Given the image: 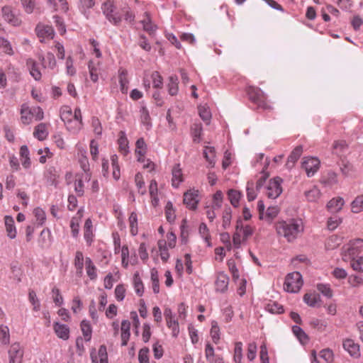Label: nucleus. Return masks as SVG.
Masks as SVG:
<instances>
[{"mask_svg": "<svg viewBox=\"0 0 363 363\" xmlns=\"http://www.w3.org/2000/svg\"><path fill=\"white\" fill-rule=\"evenodd\" d=\"M50 6L55 11H60L62 12H67L69 9L67 0H55V4H51Z\"/></svg>", "mask_w": 363, "mask_h": 363, "instance_id": "69168bd1", "label": "nucleus"}, {"mask_svg": "<svg viewBox=\"0 0 363 363\" xmlns=\"http://www.w3.org/2000/svg\"><path fill=\"white\" fill-rule=\"evenodd\" d=\"M198 111L201 118L206 124H209L211 119V113L209 108L206 105H201L198 107Z\"/></svg>", "mask_w": 363, "mask_h": 363, "instance_id": "ea45409f", "label": "nucleus"}, {"mask_svg": "<svg viewBox=\"0 0 363 363\" xmlns=\"http://www.w3.org/2000/svg\"><path fill=\"white\" fill-rule=\"evenodd\" d=\"M211 325L210 335L211 339L215 344H218L220 338L219 326L216 320H212Z\"/></svg>", "mask_w": 363, "mask_h": 363, "instance_id": "a19ab883", "label": "nucleus"}, {"mask_svg": "<svg viewBox=\"0 0 363 363\" xmlns=\"http://www.w3.org/2000/svg\"><path fill=\"white\" fill-rule=\"evenodd\" d=\"M281 182L282 179L279 177H276L269 182L265 192L268 198L275 199L281 194Z\"/></svg>", "mask_w": 363, "mask_h": 363, "instance_id": "1a4fd4ad", "label": "nucleus"}, {"mask_svg": "<svg viewBox=\"0 0 363 363\" xmlns=\"http://www.w3.org/2000/svg\"><path fill=\"white\" fill-rule=\"evenodd\" d=\"M302 285V275L298 272H294L286 277L284 288L289 293H297Z\"/></svg>", "mask_w": 363, "mask_h": 363, "instance_id": "20e7f679", "label": "nucleus"}, {"mask_svg": "<svg viewBox=\"0 0 363 363\" xmlns=\"http://www.w3.org/2000/svg\"><path fill=\"white\" fill-rule=\"evenodd\" d=\"M128 220L130 228V233L133 235H136L138 232L137 213L135 212H132L129 216Z\"/></svg>", "mask_w": 363, "mask_h": 363, "instance_id": "6e6d98bb", "label": "nucleus"}, {"mask_svg": "<svg viewBox=\"0 0 363 363\" xmlns=\"http://www.w3.org/2000/svg\"><path fill=\"white\" fill-rule=\"evenodd\" d=\"M95 5V0H80L79 4V9L82 14L88 18L89 9L93 8Z\"/></svg>", "mask_w": 363, "mask_h": 363, "instance_id": "72a5a7b5", "label": "nucleus"}, {"mask_svg": "<svg viewBox=\"0 0 363 363\" xmlns=\"http://www.w3.org/2000/svg\"><path fill=\"white\" fill-rule=\"evenodd\" d=\"M91 363H108L106 347L101 345L98 352L93 349L90 354Z\"/></svg>", "mask_w": 363, "mask_h": 363, "instance_id": "f8f14e48", "label": "nucleus"}, {"mask_svg": "<svg viewBox=\"0 0 363 363\" xmlns=\"http://www.w3.org/2000/svg\"><path fill=\"white\" fill-rule=\"evenodd\" d=\"M28 300L33 306V310L39 311L40 310V302L37 297L36 293L33 290H29Z\"/></svg>", "mask_w": 363, "mask_h": 363, "instance_id": "3c124183", "label": "nucleus"}, {"mask_svg": "<svg viewBox=\"0 0 363 363\" xmlns=\"http://www.w3.org/2000/svg\"><path fill=\"white\" fill-rule=\"evenodd\" d=\"M121 13H122V17H124V19L126 22L130 23H133L134 22L135 14L132 12L128 6H124L121 8Z\"/></svg>", "mask_w": 363, "mask_h": 363, "instance_id": "680f3d73", "label": "nucleus"}, {"mask_svg": "<svg viewBox=\"0 0 363 363\" xmlns=\"http://www.w3.org/2000/svg\"><path fill=\"white\" fill-rule=\"evenodd\" d=\"M4 19L13 26H18L21 23V19L13 12L10 6H4L1 9Z\"/></svg>", "mask_w": 363, "mask_h": 363, "instance_id": "2eb2a0df", "label": "nucleus"}, {"mask_svg": "<svg viewBox=\"0 0 363 363\" xmlns=\"http://www.w3.org/2000/svg\"><path fill=\"white\" fill-rule=\"evenodd\" d=\"M29 114L35 121H41L44 117V113L43 109L39 106H33L29 108Z\"/></svg>", "mask_w": 363, "mask_h": 363, "instance_id": "052dcab7", "label": "nucleus"}, {"mask_svg": "<svg viewBox=\"0 0 363 363\" xmlns=\"http://www.w3.org/2000/svg\"><path fill=\"white\" fill-rule=\"evenodd\" d=\"M34 216L39 225H43L46 220L45 212L40 208H35L33 211Z\"/></svg>", "mask_w": 363, "mask_h": 363, "instance_id": "338daca9", "label": "nucleus"}, {"mask_svg": "<svg viewBox=\"0 0 363 363\" xmlns=\"http://www.w3.org/2000/svg\"><path fill=\"white\" fill-rule=\"evenodd\" d=\"M35 31L41 42L45 38L52 39L55 36V31L51 26L38 24L36 26Z\"/></svg>", "mask_w": 363, "mask_h": 363, "instance_id": "4468645a", "label": "nucleus"}, {"mask_svg": "<svg viewBox=\"0 0 363 363\" xmlns=\"http://www.w3.org/2000/svg\"><path fill=\"white\" fill-rule=\"evenodd\" d=\"M203 128L201 123H195L192 125L191 128V136L194 142L199 143L201 140V135L202 133Z\"/></svg>", "mask_w": 363, "mask_h": 363, "instance_id": "37998d69", "label": "nucleus"}, {"mask_svg": "<svg viewBox=\"0 0 363 363\" xmlns=\"http://www.w3.org/2000/svg\"><path fill=\"white\" fill-rule=\"evenodd\" d=\"M275 228L278 235L289 242L296 240L304 230L303 223L300 218L279 220L275 224Z\"/></svg>", "mask_w": 363, "mask_h": 363, "instance_id": "f257e3e1", "label": "nucleus"}, {"mask_svg": "<svg viewBox=\"0 0 363 363\" xmlns=\"http://www.w3.org/2000/svg\"><path fill=\"white\" fill-rule=\"evenodd\" d=\"M292 331L301 344H306L308 342V335L306 334V333L301 328H300L298 325H294L292 328Z\"/></svg>", "mask_w": 363, "mask_h": 363, "instance_id": "79ce46f5", "label": "nucleus"}, {"mask_svg": "<svg viewBox=\"0 0 363 363\" xmlns=\"http://www.w3.org/2000/svg\"><path fill=\"white\" fill-rule=\"evenodd\" d=\"M26 67L31 77L35 80L39 81L41 79L42 74L40 71L38 63L32 58L26 60Z\"/></svg>", "mask_w": 363, "mask_h": 363, "instance_id": "a211bd4d", "label": "nucleus"}, {"mask_svg": "<svg viewBox=\"0 0 363 363\" xmlns=\"http://www.w3.org/2000/svg\"><path fill=\"white\" fill-rule=\"evenodd\" d=\"M266 309L271 313L280 314L284 312L283 306L278 303L272 302L267 305Z\"/></svg>", "mask_w": 363, "mask_h": 363, "instance_id": "774afa93", "label": "nucleus"}, {"mask_svg": "<svg viewBox=\"0 0 363 363\" xmlns=\"http://www.w3.org/2000/svg\"><path fill=\"white\" fill-rule=\"evenodd\" d=\"M320 190L316 186H313L311 189L305 192V196L310 202L316 201L320 197Z\"/></svg>", "mask_w": 363, "mask_h": 363, "instance_id": "864d4df0", "label": "nucleus"}, {"mask_svg": "<svg viewBox=\"0 0 363 363\" xmlns=\"http://www.w3.org/2000/svg\"><path fill=\"white\" fill-rule=\"evenodd\" d=\"M101 9L106 19L113 26H118L122 21L121 9L116 5L115 0H101Z\"/></svg>", "mask_w": 363, "mask_h": 363, "instance_id": "f03ea898", "label": "nucleus"}, {"mask_svg": "<svg viewBox=\"0 0 363 363\" xmlns=\"http://www.w3.org/2000/svg\"><path fill=\"white\" fill-rule=\"evenodd\" d=\"M303 152V147L298 145L294 149L288 157L286 165L289 168H291L295 162L299 159Z\"/></svg>", "mask_w": 363, "mask_h": 363, "instance_id": "a878e982", "label": "nucleus"}, {"mask_svg": "<svg viewBox=\"0 0 363 363\" xmlns=\"http://www.w3.org/2000/svg\"><path fill=\"white\" fill-rule=\"evenodd\" d=\"M79 162L81 168L83 169V171L85 173V174L84 176V179L88 182L90 181V179H91V174L89 173L90 165H89V160H88L86 155H84V157H81L79 158Z\"/></svg>", "mask_w": 363, "mask_h": 363, "instance_id": "e433bc0d", "label": "nucleus"}, {"mask_svg": "<svg viewBox=\"0 0 363 363\" xmlns=\"http://www.w3.org/2000/svg\"><path fill=\"white\" fill-rule=\"evenodd\" d=\"M168 93L171 96H176L179 91V79L175 74L169 77L167 83Z\"/></svg>", "mask_w": 363, "mask_h": 363, "instance_id": "b1692460", "label": "nucleus"}, {"mask_svg": "<svg viewBox=\"0 0 363 363\" xmlns=\"http://www.w3.org/2000/svg\"><path fill=\"white\" fill-rule=\"evenodd\" d=\"M229 284V277L224 272H219L215 281L216 291L224 293L227 291Z\"/></svg>", "mask_w": 363, "mask_h": 363, "instance_id": "f3484780", "label": "nucleus"}, {"mask_svg": "<svg viewBox=\"0 0 363 363\" xmlns=\"http://www.w3.org/2000/svg\"><path fill=\"white\" fill-rule=\"evenodd\" d=\"M345 201L341 197L331 199L327 204V208L332 213H336L340 211L344 206Z\"/></svg>", "mask_w": 363, "mask_h": 363, "instance_id": "bb28decb", "label": "nucleus"}, {"mask_svg": "<svg viewBox=\"0 0 363 363\" xmlns=\"http://www.w3.org/2000/svg\"><path fill=\"white\" fill-rule=\"evenodd\" d=\"M119 145V151L123 155H127L129 152L128 140L125 135V132L121 131L120 133V137L118 140Z\"/></svg>", "mask_w": 363, "mask_h": 363, "instance_id": "7c9ffc66", "label": "nucleus"}, {"mask_svg": "<svg viewBox=\"0 0 363 363\" xmlns=\"http://www.w3.org/2000/svg\"><path fill=\"white\" fill-rule=\"evenodd\" d=\"M304 302L311 307H315L320 301V297L317 294H306L303 296Z\"/></svg>", "mask_w": 363, "mask_h": 363, "instance_id": "c03bdc74", "label": "nucleus"}, {"mask_svg": "<svg viewBox=\"0 0 363 363\" xmlns=\"http://www.w3.org/2000/svg\"><path fill=\"white\" fill-rule=\"evenodd\" d=\"M84 238L88 246L92 244L94 238L93 225L91 218H87L84 226Z\"/></svg>", "mask_w": 363, "mask_h": 363, "instance_id": "412c9836", "label": "nucleus"}, {"mask_svg": "<svg viewBox=\"0 0 363 363\" xmlns=\"http://www.w3.org/2000/svg\"><path fill=\"white\" fill-rule=\"evenodd\" d=\"M4 222L8 237L11 239H14L16 237L17 232L13 217L11 216H6L4 218Z\"/></svg>", "mask_w": 363, "mask_h": 363, "instance_id": "5701e85b", "label": "nucleus"}, {"mask_svg": "<svg viewBox=\"0 0 363 363\" xmlns=\"http://www.w3.org/2000/svg\"><path fill=\"white\" fill-rule=\"evenodd\" d=\"M80 327L82 334L84 337V340L86 342L90 341L92 334V328L91 326L89 321L86 320H83L81 322Z\"/></svg>", "mask_w": 363, "mask_h": 363, "instance_id": "f704fd0d", "label": "nucleus"}, {"mask_svg": "<svg viewBox=\"0 0 363 363\" xmlns=\"http://www.w3.org/2000/svg\"><path fill=\"white\" fill-rule=\"evenodd\" d=\"M86 271L88 277L91 280H94L97 277L96 268L92 260L89 257H86L85 260Z\"/></svg>", "mask_w": 363, "mask_h": 363, "instance_id": "c9c22d12", "label": "nucleus"}, {"mask_svg": "<svg viewBox=\"0 0 363 363\" xmlns=\"http://www.w3.org/2000/svg\"><path fill=\"white\" fill-rule=\"evenodd\" d=\"M269 164V158L265 159L264 166L262 170V175L257 180L256 184V188H254V184L252 182H247V198L249 201H254L257 197V191H259L263 184H264L266 179L268 177V174L266 172V169Z\"/></svg>", "mask_w": 363, "mask_h": 363, "instance_id": "7ed1b4c3", "label": "nucleus"}, {"mask_svg": "<svg viewBox=\"0 0 363 363\" xmlns=\"http://www.w3.org/2000/svg\"><path fill=\"white\" fill-rule=\"evenodd\" d=\"M74 118V113H72V109L68 106H62L60 109V118L64 122V123H67L71 119Z\"/></svg>", "mask_w": 363, "mask_h": 363, "instance_id": "a18cd8bd", "label": "nucleus"}, {"mask_svg": "<svg viewBox=\"0 0 363 363\" xmlns=\"http://www.w3.org/2000/svg\"><path fill=\"white\" fill-rule=\"evenodd\" d=\"M143 29L149 33H153L157 29V26L152 23L150 14L148 13H145V18L141 20Z\"/></svg>", "mask_w": 363, "mask_h": 363, "instance_id": "c756f323", "label": "nucleus"}, {"mask_svg": "<svg viewBox=\"0 0 363 363\" xmlns=\"http://www.w3.org/2000/svg\"><path fill=\"white\" fill-rule=\"evenodd\" d=\"M10 342V333L8 326L4 325H0V342L2 345H8Z\"/></svg>", "mask_w": 363, "mask_h": 363, "instance_id": "09e8293b", "label": "nucleus"}, {"mask_svg": "<svg viewBox=\"0 0 363 363\" xmlns=\"http://www.w3.org/2000/svg\"><path fill=\"white\" fill-rule=\"evenodd\" d=\"M241 193L235 189H230L228 191V196L230 203L234 206L237 207L239 205V202L241 198Z\"/></svg>", "mask_w": 363, "mask_h": 363, "instance_id": "de8ad7c7", "label": "nucleus"}, {"mask_svg": "<svg viewBox=\"0 0 363 363\" xmlns=\"http://www.w3.org/2000/svg\"><path fill=\"white\" fill-rule=\"evenodd\" d=\"M151 280L152 283V290L154 293L158 294L160 292V282L158 272L155 269H152L151 270Z\"/></svg>", "mask_w": 363, "mask_h": 363, "instance_id": "0e129e2a", "label": "nucleus"}, {"mask_svg": "<svg viewBox=\"0 0 363 363\" xmlns=\"http://www.w3.org/2000/svg\"><path fill=\"white\" fill-rule=\"evenodd\" d=\"M67 130L72 134H77L83 128L81 109L76 108L74 111V118L65 124Z\"/></svg>", "mask_w": 363, "mask_h": 363, "instance_id": "6e6552de", "label": "nucleus"}, {"mask_svg": "<svg viewBox=\"0 0 363 363\" xmlns=\"http://www.w3.org/2000/svg\"><path fill=\"white\" fill-rule=\"evenodd\" d=\"M40 60L42 61L43 66L45 68L48 67L53 69L56 67L57 62L55 55L51 52H48L45 57H43Z\"/></svg>", "mask_w": 363, "mask_h": 363, "instance_id": "58836bf2", "label": "nucleus"}, {"mask_svg": "<svg viewBox=\"0 0 363 363\" xmlns=\"http://www.w3.org/2000/svg\"><path fill=\"white\" fill-rule=\"evenodd\" d=\"M164 315L167 327L172 330V336L177 337L179 333V323L178 321L174 318L172 309L166 308L164 311Z\"/></svg>", "mask_w": 363, "mask_h": 363, "instance_id": "9b49d317", "label": "nucleus"}, {"mask_svg": "<svg viewBox=\"0 0 363 363\" xmlns=\"http://www.w3.org/2000/svg\"><path fill=\"white\" fill-rule=\"evenodd\" d=\"M54 330L57 336L64 340H67L69 337V328L65 324H62L58 322L54 323Z\"/></svg>", "mask_w": 363, "mask_h": 363, "instance_id": "6ab92c4d", "label": "nucleus"}, {"mask_svg": "<svg viewBox=\"0 0 363 363\" xmlns=\"http://www.w3.org/2000/svg\"><path fill=\"white\" fill-rule=\"evenodd\" d=\"M172 185L174 188L177 189L183 182V174L179 164H177L174 166L172 170Z\"/></svg>", "mask_w": 363, "mask_h": 363, "instance_id": "aec40b11", "label": "nucleus"}, {"mask_svg": "<svg viewBox=\"0 0 363 363\" xmlns=\"http://www.w3.org/2000/svg\"><path fill=\"white\" fill-rule=\"evenodd\" d=\"M203 155L208 162V167H213L216 164V150L213 147L206 146L203 150Z\"/></svg>", "mask_w": 363, "mask_h": 363, "instance_id": "cd10ccee", "label": "nucleus"}, {"mask_svg": "<svg viewBox=\"0 0 363 363\" xmlns=\"http://www.w3.org/2000/svg\"><path fill=\"white\" fill-rule=\"evenodd\" d=\"M135 181L136 184V186L138 190V193L141 195H144L146 194L145 184L143 181V176L141 174L138 173L135 177Z\"/></svg>", "mask_w": 363, "mask_h": 363, "instance_id": "bf43d9fd", "label": "nucleus"}, {"mask_svg": "<svg viewBox=\"0 0 363 363\" xmlns=\"http://www.w3.org/2000/svg\"><path fill=\"white\" fill-rule=\"evenodd\" d=\"M279 212V208L278 206H269L264 214V220H266L267 222H272V220L277 216Z\"/></svg>", "mask_w": 363, "mask_h": 363, "instance_id": "4d7b16f0", "label": "nucleus"}, {"mask_svg": "<svg viewBox=\"0 0 363 363\" xmlns=\"http://www.w3.org/2000/svg\"><path fill=\"white\" fill-rule=\"evenodd\" d=\"M343 348L350 355L354 358L360 357L359 345L352 339H347L343 341Z\"/></svg>", "mask_w": 363, "mask_h": 363, "instance_id": "dca6fc26", "label": "nucleus"}, {"mask_svg": "<svg viewBox=\"0 0 363 363\" xmlns=\"http://www.w3.org/2000/svg\"><path fill=\"white\" fill-rule=\"evenodd\" d=\"M9 363H21L23 351L19 343H13L9 350Z\"/></svg>", "mask_w": 363, "mask_h": 363, "instance_id": "ddd939ff", "label": "nucleus"}, {"mask_svg": "<svg viewBox=\"0 0 363 363\" xmlns=\"http://www.w3.org/2000/svg\"><path fill=\"white\" fill-rule=\"evenodd\" d=\"M147 152V145L144 138H140L137 140L135 143V154L137 155L145 156Z\"/></svg>", "mask_w": 363, "mask_h": 363, "instance_id": "5fc2aeb1", "label": "nucleus"}, {"mask_svg": "<svg viewBox=\"0 0 363 363\" xmlns=\"http://www.w3.org/2000/svg\"><path fill=\"white\" fill-rule=\"evenodd\" d=\"M133 284L135 293L138 296H142L144 293V286L140 274L138 272H136L133 278Z\"/></svg>", "mask_w": 363, "mask_h": 363, "instance_id": "2f4dec72", "label": "nucleus"}, {"mask_svg": "<svg viewBox=\"0 0 363 363\" xmlns=\"http://www.w3.org/2000/svg\"><path fill=\"white\" fill-rule=\"evenodd\" d=\"M232 218V211L230 208H225L223 213V223L222 225L224 229L230 227Z\"/></svg>", "mask_w": 363, "mask_h": 363, "instance_id": "e2e57ef3", "label": "nucleus"}, {"mask_svg": "<svg viewBox=\"0 0 363 363\" xmlns=\"http://www.w3.org/2000/svg\"><path fill=\"white\" fill-rule=\"evenodd\" d=\"M199 199V191L196 189H189L184 194V203L186 208L191 210H195L197 208Z\"/></svg>", "mask_w": 363, "mask_h": 363, "instance_id": "9d476101", "label": "nucleus"}, {"mask_svg": "<svg viewBox=\"0 0 363 363\" xmlns=\"http://www.w3.org/2000/svg\"><path fill=\"white\" fill-rule=\"evenodd\" d=\"M74 267L77 273L82 274L84 267V256L81 251H77L74 257Z\"/></svg>", "mask_w": 363, "mask_h": 363, "instance_id": "8fccbe9b", "label": "nucleus"}, {"mask_svg": "<svg viewBox=\"0 0 363 363\" xmlns=\"http://www.w3.org/2000/svg\"><path fill=\"white\" fill-rule=\"evenodd\" d=\"M236 230L242 232L243 239H247L253 234V228L249 225H244L242 220L239 218L236 222Z\"/></svg>", "mask_w": 363, "mask_h": 363, "instance_id": "393cba45", "label": "nucleus"}, {"mask_svg": "<svg viewBox=\"0 0 363 363\" xmlns=\"http://www.w3.org/2000/svg\"><path fill=\"white\" fill-rule=\"evenodd\" d=\"M320 166V161L316 157H304L302 160L301 167L306 171L308 177H313L318 171Z\"/></svg>", "mask_w": 363, "mask_h": 363, "instance_id": "0eeeda50", "label": "nucleus"}, {"mask_svg": "<svg viewBox=\"0 0 363 363\" xmlns=\"http://www.w3.org/2000/svg\"><path fill=\"white\" fill-rule=\"evenodd\" d=\"M119 84L122 93H126L128 89L129 80L128 79V71L124 69H120L118 71Z\"/></svg>", "mask_w": 363, "mask_h": 363, "instance_id": "c85d7f7f", "label": "nucleus"}, {"mask_svg": "<svg viewBox=\"0 0 363 363\" xmlns=\"http://www.w3.org/2000/svg\"><path fill=\"white\" fill-rule=\"evenodd\" d=\"M342 174L346 177H352L355 173L354 166L350 162H345L340 167Z\"/></svg>", "mask_w": 363, "mask_h": 363, "instance_id": "603ef678", "label": "nucleus"}, {"mask_svg": "<svg viewBox=\"0 0 363 363\" xmlns=\"http://www.w3.org/2000/svg\"><path fill=\"white\" fill-rule=\"evenodd\" d=\"M80 218L73 217L70 221L72 235L74 238L78 237L79 234Z\"/></svg>", "mask_w": 363, "mask_h": 363, "instance_id": "13d9d810", "label": "nucleus"}, {"mask_svg": "<svg viewBox=\"0 0 363 363\" xmlns=\"http://www.w3.org/2000/svg\"><path fill=\"white\" fill-rule=\"evenodd\" d=\"M149 194L151 199V203L153 207H157L160 203L158 196L157 183L155 179L151 180L149 185Z\"/></svg>", "mask_w": 363, "mask_h": 363, "instance_id": "4be33fe9", "label": "nucleus"}, {"mask_svg": "<svg viewBox=\"0 0 363 363\" xmlns=\"http://www.w3.org/2000/svg\"><path fill=\"white\" fill-rule=\"evenodd\" d=\"M363 252V240L357 239L350 241L342 251V259L347 261L354 259L359 254Z\"/></svg>", "mask_w": 363, "mask_h": 363, "instance_id": "39448f33", "label": "nucleus"}, {"mask_svg": "<svg viewBox=\"0 0 363 363\" xmlns=\"http://www.w3.org/2000/svg\"><path fill=\"white\" fill-rule=\"evenodd\" d=\"M140 113L141 123L146 126L147 129H150L152 127V123L147 108L145 106H141Z\"/></svg>", "mask_w": 363, "mask_h": 363, "instance_id": "4c0bfd02", "label": "nucleus"}, {"mask_svg": "<svg viewBox=\"0 0 363 363\" xmlns=\"http://www.w3.org/2000/svg\"><path fill=\"white\" fill-rule=\"evenodd\" d=\"M351 210L354 213L363 211V195L357 196L351 203Z\"/></svg>", "mask_w": 363, "mask_h": 363, "instance_id": "49530a36", "label": "nucleus"}, {"mask_svg": "<svg viewBox=\"0 0 363 363\" xmlns=\"http://www.w3.org/2000/svg\"><path fill=\"white\" fill-rule=\"evenodd\" d=\"M247 92L250 99L257 104L258 108L265 110L271 109V106L265 101L264 94L260 89L255 86H249Z\"/></svg>", "mask_w": 363, "mask_h": 363, "instance_id": "423d86ee", "label": "nucleus"}, {"mask_svg": "<svg viewBox=\"0 0 363 363\" xmlns=\"http://www.w3.org/2000/svg\"><path fill=\"white\" fill-rule=\"evenodd\" d=\"M33 135L39 140H45L48 135L46 124L43 123L38 124L35 128Z\"/></svg>", "mask_w": 363, "mask_h": 363, "instance_id": "473e14b6", "label": "nucleus"}]
</instances>
